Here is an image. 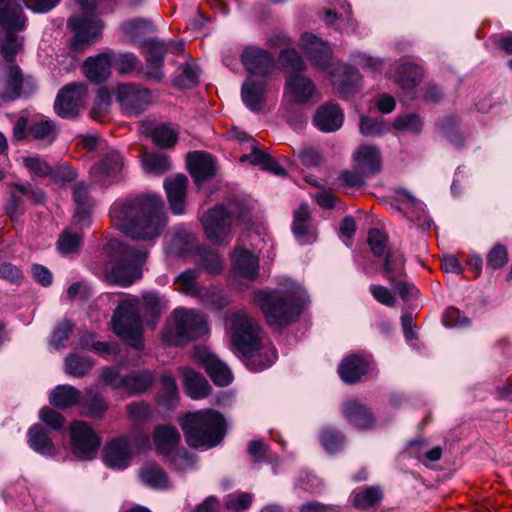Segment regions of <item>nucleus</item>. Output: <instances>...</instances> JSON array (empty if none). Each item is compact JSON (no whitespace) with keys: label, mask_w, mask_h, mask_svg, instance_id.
Segmentation results:
<instances>
[{"label":"nucleus","mask_w":512,"mask_h":512,"mask_svg":"<svg viewBox=\"0 0 512 512\" xmlns=\"http://www.w3.org/2000/svg\"><path fill=\"white\" fill-rule=\"evenodd\" d=\"M0 23L7 31L20 30L26 18L20 6H13L10 0H0Z\"/></svg>","instance_id":"33"},{"label":"nucleus","mask_w":512,"mask_h":512,"mask_svg":"<svg viewBox=\"0 0 512 512\" xmlns=\"http://www.w3.org/2000/svg\"><path fill=\"white\" fill-rule=\"evenodd\" d=\"M141 480L155 489L168 487V478L160 466L155 463L145 464L140 471Z\"/></svg>","instance_id":"42"},{"label":"nucleus","mask_w":512,"mask_h":512,"mask_svg":"<svg viewBox=\"0 0 512 512\" xmlns=\"http://www.w3.org/2000/svg\"><path fill=\"white\" fill-rule=\"evenodd\" d=\"M314 123L323 132H334L343 124V113L337 105H323L315 114Z\"/></svg>","instance_id":"29"},{"label":"nucleus","mask_w":512,"mask_h":512,"mask_svg":"<svg viewBox=\"0 0 512 512\" xmlns=\"http://www.w3.org/2000/svg\"><path fill=\"white\" fill-rule=\"evenodd\" d=\"M422 76L423 71L419 65L406 62L397 68L392 77L403 90L408 91L420 83Z\"/></svg>","instance_id":"34"},{"label":"nucleus","mask_w":512,"mask_h":512,"mask_svg":"<svg viewBox=\"0 0 512 512\" xmlns=\"http://www.w3.org/2000/svg\"><path fill=\"white\" fill-rule=\"evenodd\" d=\"M57 136L56 125L44 115L34 116V140L51 144Z\"/></svg>","instance_id":"44"},{"label":"nucleus","mask_w":512,"mask_h":512,"mask_svg":"<svg viewBox=\"0 0 512 512\" xmlns=\"http://www.w3.org/2000/svg\"><path fill=\"white\" fill-rule=\"evenodd\" d=\"M123 168V157L110 151L91 167L90 180L102 187L110 186L120 179Z\"/></svg>","instance_id":"12"},{"label":"nucleus","mask_w":512,"mask_h":512,"mask_svg":"<svg viewBox=\"0 0 512 512\" xmlns=\"http://www.w3.org/2000/svg\"><path fill=\"white\" fill-rule=\"evenodd\" d=\"M153 142L163 148H171L178 140L177 132L168 125H158L151 131Z\"/></svg>","instance_id":"52"},{"label":"nucleus","mask_w":512,"mask_h":512,"mask_svg":"<svg viewBox=\"0 0 512 512\" xmlns=\"http://www.w3.org/2000/svg\"><path fill=\"white\" fill-rule=\"evenodd\" d=\"M94 363L87 357L77 354H70L65 359V372L74 377H81L87 374Z\"/></svg>","instance_id":"50"},{"label":"nucleus","mask_w":512,"mask_h":512,"mask_svg":"<svg viewBox=\"0 0 512 512\" xmlns=\"http://www.w3.org/2000/svg\"><path fill=\"white\" fill-rule=\"evenodd\" d=\"M254 302L265 315L267 322L275 327L290 324L298 317L303 306L299 292L259 290L254 293Z\"/></svg>","instance_id":"5"},{"label":"nucleus","mask_w":512,"mask_h":512,"mask_svg":"<svg viewBox=\"0 0 512 512\" xmlns=\"http://www.w3.org/2000/svg\"><path fill=\"white\" fill-rule=\"evenodd\" d=\"M320 440L324 449L329 453H333L342 447L344 438L340 433L326 429L322 432Z\"/></svg>","instance_id":"64"},{"label":"nucleus","mask_w":512,"mask_h":512,"mask_svg":"<svg viewBox=\"0 0 512 512\" xmlns=\"http://www.w3.org/2000/svg\"><path fill=\"white\" fill-rule=\"evenodd\" d=\"M112 57L109 53H102L95 57H89L83 64L85 76L94 83H101L111 74Z\"/></svg>","instance_id":"25"},{"label":"nucleus","mask_w":512,"mask_h":512,"mask_svg":"<svg viewBox=\"0 0 512 512\" xmlns=\"http://www.w3.org/2000/svg\"><path fill=\"white\" fill-rule=\"evenodd\" d=\"M75 1L86 12L73 16L68 21V25L74 33L71 46L75 51H80L96 43L102 36L104 23L93 12L98 10L100 13H104L108 10L102 6L99 0Z\"/></svg>","instance_id":"7"},{"label":"nucleus","mask_w":512,"mask_h":512,"mask_svg":"<svg viewBox=\"0 0 512 512\" xmlns=\"http://www.w3.org/2000/svg\"><path fill=\"white\" fill-rule=\"evenodd\" d=\"M40 420L52 430H60L64 426L65 419L61 413L50 407H45L39 412Z\"/></svg>","instance_id":"63"},{"label":"nucleus","mask_w":512,"mask_h":512,"mask_svg":"<svg viewBox=\"0 0 512 512\" xmlns=\"http://www.w3.org/2000/svg\"><path fill=\"white\" fill-rule=\"evenodd\" d=\"M398 198L401 202V209L405 211L410 219L418 217L419 213L424 211L423 203L410 194L406 192L399 193Z\"/></svg>","instance_id":"62"},{"label":"nucleus","mask_w":512,"mask_h":512,"mask_svg":"<svg viewBox=\"0 0 512 512\" xmlns=\"http://www.w3.org/2000/svg\"><path fill=\"white\" fill-rule=\"evenodd\" d=\"M201 223L206 237L214 244L227 245L231 241V215L222 206L217 205L208 210Z\"/></svg>","instance_id":"9"},{"label":"nucleus","mask_w":512,"mask_h":512,"mask_svg":"<svg viewBox=\"0 0 512 512\" xmlns=\"http://www.w3.org/2000/svg\"><path fill=\"white\" fill-rule=\"evenodd\" d=\"M339 9H329L325 13V22L328 25L335 24L340 31H354L350 6L344 0L337 1Z\"/></svg>","instance_id":"39"},{"label":"nucleus","mask_w":512,"mask_h":512,"mask_svg":"<svg viewBox=\"0 0 512 512\" xmlns=\"http://www.w3.org/2000/svg\"><path fill=\"white\" fill-rule=\"evenodd\" d=\"M242 100L252 111H260L266 98V82L249 77L242 85Z\"/></svg>","instance_id":"28"},{"label":"nucleus","mask_w":512,"mask_h":512,"mask_svg":"<svg viewBox=\"0 0 512 512\" xmlns=\"http://www.w3.org/2000/svg\"><path fill=\"white\" fill-rule=\"evenodd\" d=\"M110 245L115 250L116 256L106 267L107 280L121 286H129L141 278L147 251L123 243Z\"/></svg>","instance_id":"6"},{"label":"nucleus","mask_w":512,"mask_h":512,"mask_svg":"<svg viewBox=\"0 0 512 512\" xmlns=\"http://www.w3.org/2000/svg\"><path fill=\"white\" fill-rule=\"evenodd\" d=\"M316 88L312 80L302 74L288 76L285 93L298 104L307 103L315 94Z\"/></svg>","instance_id":"22"},{"label":"nucleus","mask_w":512,"mask_h":512,"mask_svg":"<svg viewBox=\"0 0 512 512\" xmlns=\"http://www.w3.org/2000/svg\"><path fill=\"white\" fill-rule=\"evenodd\" d=\"M404 267L405 259L401 252L392 251L388 253L384 263L385 277L394 285L395 289L403 298H409L416 294L417 289L400 280L404 275Z\"/></svg>","instance_id":"15"},{"label":"nucleus","mask_w":512,"mask_h":512,"mask_svg":"<svg viewBox=\"0 0 512 512\" xmlns=\"http://www.w3.org/2000/svg\"><path fill=\"white\" fill-rule=\"evenodd\" d=\"M22 81L23 78L19 67L10 65L7 70L6 88L3 97L7 100L18 97L22 88Z\"/></svg>","instance_id":"51"},{"label":"nucleus","mask_w":512,"mask_h":512,"mask_svg":"<svg viewBox=\"0 0 512 512\" xmlns=\"http://www.w3.org/2000/svg\"><path fill=\"white\" fill-rule=\"evenodd\" d=\"M81 235L77 232L64 231L58 239V250L61 254L77 252L81 246Z\"/></svg>","instance_id":"54"},{"label":"nucleus","mask_w":512,"mask_h":512,"mask_svg":"<svg viewBox=\"0 0 512 512\" xmlns=\"http://www.w3.org/2000/svg\"><path fill=\"white\" fill-rule=\"evenodd\" d=\"M110 218L122 233L144 241L158 238L168 222L160 196L152 193L114 202Z\"/></svg>","instance_id":"1"},{"label":"nucleus","mask_w":512,"mask_h":512,"mask_svg":"<svg viewBox=\"0 0 512 512\" xmlns=\"http://www.w3.org/2000/svg\"><path fill=\"white\" fill-rule=\"evenodd\" d=\"M81 392L70 385H58L50 394V403L58 408L67 409L80 402Z\"/></svg>","instance_id":"40"},{"label":"nucleus","mask_w":512,"mask_h":512,"mask_svg":"<svg viewBox=\"0 0 512 512\" xmlns=\"http://www.w3.org/2000/svg\"><path fill=\"white\" fill-rule=\"evenodd\" d=\"M87 417L102 419L108 409L107 402L93 389L86 390V397L80 402Z\"/></svg>","instance_id":"41"},{"label":"nucleus","mask_w":512,"mask_h":512,"mask_svg":"<svg viewBox=\"0 0 512 512\" xmlns=\"http://www.w3.org/2000/svg\"><path fill=\"white\" fill-rule=\"evenodd\" d=\"M187 182V177L179 174L167 179L164 183L171 210L175 214H181L184 211Z\"/></svg>","instance_id":"26"},{"label":"nucleus","mask_w":512,"mask_h":512,"mask_svg":"<svg viewBox=\"0 0 512 512\" xmlns=\"http://www.w3.org/2000/svg\"><path fill=\"white\" fill-rule=\"evenodd\" d=\"M279 59L284 69L299 72L305 68L302 57L294 49L283 50L279 56Z\"/></svg>","instance_id":"60"},{"label":"nucleus","mask_w":512,"mask_h":512,"mask_svg":"<svg viewBox=\"0 0 512 512\" xmlns=\"http://www.w3.org/2000/svg\"><path fill=\"white\" fill-rule=\"evenodd\" d=\"M425 444L426 443L422 440H416V441L410 442L409 448H408L409 454L412 456H415L417 458H420L421 455L423 454L425 459L430 462H435V461L440 460V458L442 456L441 447L436 446L428 451H422V449H420V447Z\"/></svg>","instance_id":"58"},{"label":"nucleus","mask_w":512,"mask_h":512,"mask_svg":"<svg viewBox=\"0 0 512 512\" xmlns=\"http://www.w3.org/2000/svg\"><path fill=\"white\" fill-rule=\"evenodd\" d=\"M166 48L162 42L150 41L147 44V66L146 74L154 80H161L164 76L162 72V62Z\"/></svg>","instance_id":"32"},{"label":"nucleus","mask_w":512,"mask_h":512,"mask_svg":"<svg viewBox=\"0 0 512 512\" xmlns=\"http://www.w3.org/2000/svg\"><path fill=\"white\" fill-rule=\"evenodd\" d=\"M78 347L81 349H92L102 356H107L115 351V346L108 342L95 341L92 334H85L79 340Z\"/></svg>","instance_id":"56"},{"label":"nucleus","mask_w":512,"mask_h":512,"mask_svg":"<svg viewBox=\"0 0 512 512\" xmlns=\"http://www.w3.org/2000/svg\"><path fill=\"white\" fill-rule=\"evenodd\" d=\"M153 380V374L147 370L127 375L125 392L130 395L142 393L151 386Z\"/></svg>","instance_id":"46"},{"label":"nucleus","mask_w":512,"mask_h":512,"mask_svg":"<svg viewBox=\"0 0 512 512\" xmlns=\"http://www.w3.org/2000/svg\"><path fill=\"white\" fill-rule=\"evenodd\" d=\"M389 130L390 126L382 118L361 117L360 132L364 136H380Z\"/></svg>","instance_id":"53"},{"label":"nucleus","mask_w":512,"mask_h":512,"mask_svg":"<svg viewBox=\"0 0 512 512\" xmlns=\"http://www.w3.org/2000/svg\"><path fill=\"white\" fill-rule=\"evenodd\" d=\"M328 72L331 74L333 85L344 98L349 97L357 90L361 77L359 72L352 66H343L341 74L332 70Z\"/></svg>","instance_id":"27"},{"label":"nucleus","mask_w":512,"mask_h":512,"mask_svg":"<svg viewBox=\"0 0 512 512\" xmlns=\"http://www.w3.org/2000/svg\"><path fill=\"white\" fill-rule=\"evenodd\" d=\"M208 333L206 319L186 308L176 309L163 332V339L171 345H182Z\"/></svg>","instance_id":"8"},{"label":"nucleus","mask_w":512,"mask_h":512,"mask_svg":"<svg viewBox=\"0 0 512 512\" xmlns=\"http://www.w3.org/2000/svg\"><path fill=\"white\" fill-rule=\"evenodd\" d=\"M173 246L180 253H187L195 246V238L183 227H179L173 234Z\"/></svg>","instance_id":"57"},{"label":"nucleus","mask_w":512,"mask_h":512,"mask_svg":"<svg viewBox=\"0 0 512 512\" xmlns=\"http://www.w3.org/2000/svg\"><path fill=\"white\" fill-rule=\"evenodd\" d=\"M142 299V303L134 297L123 299L112 318L113 332L137 350L144 347L141 308L152 315H158L162 309V300L156 293L147 292L143 294Z\"/></svg>","instance_id":"3"},{"label":"nucleus","mask_w":512,"mask_h":512,"mask_svg":"<svg viewBox=\"0 0 512 512\" xmlns=\"http://www.w3.org/2000/svg\"><path fill=\"white\" fill-rule=\"evenodd\" d=\"M110 105L109 91L106 88H100L90 111L91 117L98 122H105L108 119Z\"/></svg>","instance_id":"47"},{"label":"nucleus","mask_w":512,"mask_h":512,"mask_svg":"<svg viewBox=\"0 0 512 512\" xmlns=\"http://www.w3.org/2000/svg\"><path fill=\"white\" fill-rule=\"evenodd\" d=\"M69 431L73 453L83 460L93 459L97 455L101 439L91 425L84 421H73Z\"/></svg>","instance_id":"10"},{"label":"nucleus","mask_w":512,"mask_h":512,"mask_svg":"<svg viewBox=\"0 0 512 512\" xmlns=\"http://www.w3.org/2000/svg\"><path fill=\"white\" fill-rule=\"evenodd\" d=\"M187 166L196 184L213 177L216 172L215 159L206 152L195 151L187 155Z\"/></svg>","instance_id":"19"},{"label":"nucleus","mask_w":512,"mask_h":512,"mask_svg":"<svg viewBox=\"0 0 512 512\" xmlns=\"http://www.w3.org/2000/svg\"><path fill=\"white\" fill-rule=\"evenodd\" d=\"M131 459V444L126 436H118L108 441L104 447L105 463L115 469H124Z\"/></svg>","instance_id":"17"},{"label":"nucleus","mask_w":512,"mask_h":512,"mask_svg":"<svg viewBox=\"0 0 512 512\" xmlns=\"http://www.w3.org/2000/svg\"><path fill=\"white\" fill-rule=\"evenodd\" d=\"M113 93L123 112L130 116L139 115L151 103L150 91L137 84H119Z\"/></svg>","instance_id":"11"},{"label":"nucleus","mask_w":512,"mask_h":512,"mask_svg":"<svg viewBox=\"0 0 512 512\" xmlns=\"http://www.w3.org/2000/svg\"><path fill=\"white\" fill-rule=\"evenodd\" d=\"M156 450L162 455H171L180 442V433L169 425L158 426L153 433Z\"/></svg>","instance_id":"31"},{"label":"nucleus","mask_w":512,"mask_h":512,"mask_svg":"<svg viewBox=\"0 0 512 512\" xmlns=\"http://www.w3.org/2000/svg\"><path fill=\"white\" fill-rule=\"evenodd\" d=\"M195 357L203 364L207 374L218 386H227L233 381V374L225 363L203 349H197Z\"/></svg>","instance_id":"18"},{"label":"nucleus","mask_w":512,"mask_h":512,"mask_svg":"<svg viewBox=\"0 0 512 512\" xmlns=\"http://www.w3.org/2000/svg\"><path fill=\"white\" fill-rule=\"evenodd\" d=\"M367 369V359L359 355H350L342 361L338 373L345 383L353 384L360 380Z\"/></svg>","instance_id":"30"},{"label":"nucleus","mask_w":512,"mask_h":512,"mask_svg":"<svg viewBox=\"0 0 512 512\" xmlns=\"http://www.w3.org/2000/svg\"><path fill=\"white\" fill-rule=\"evenodd\" d=\"M382 494L378 488H359L353 492V503L357 508L368 509L381 500Z\"/></svg>","instance_id":"49"},{"label":"nucleus","mask_w":512,"mask_h":512,"mask_svg":"<svg viewBox=\"0 0 512 512\" xmlns=\"http://www.w3.org/2000/svg\"><path fill=\"white\" fill-rule=\"evenodd\" d=\"M299 45L317 69L328 70L332 51L326 42H323L313 34L305 33L301 36Z\"/></svg>","instance_id":"16"},{"label":"nucleus","mask_w":512,"mask_h":512,"mask_svg":"<svg viewBox=\"0 0 512 512\" xmlns=\"http://www.w3.org/2000/svg\"><path fill=\"white\" fill-rule=\"evenodd\" d=\"M233 273L235 276L252 281L259 271L258 258L248 250L236 247L233 254Z\"/></svg>","instance_id":"24"},{"label":"nucleus","mask_w":512,"mask_h":512,"mask_svg":"<svg viewBox=\"0 0 512 512\" xmlns=\"http://www.w3.org/2000/svg\"><path fill=\"white\" fill-rule=\"evenodd\" d=\"M101 380L113 389H122L125 391L126 388V376L120 375L119 371L115 367H105L100 373Z\"/></svg>","instance_id":"59"},{"label":"nucleus","mask_w":512,"mask_h":512,"mask_svg":"<svg viewBox=\"0 0 512 512\" xmlns=\"http://www.w3.org/2000/svg\"><path fill=\"white\" fill-rule=\"evenodd\" d=\"M73 200L76 205L75 221L88 225L89 213L92 206L91 199L88 194V186L83 182L76 184L73 188Z\"/></svg>","instance_id":"35"},{"label":"nucleus","mask_w":512,"mask_h":512,"mask_svg":"<svg viewBox=\"0 0 512 512\" xmlns=\"http://www.w3.org/2000/svg\"><path fill=\"white\" fill-rule=\"evenodd\" d=\"M310 210L303 203L294 211L292 232L300 245L312 244L317 240V232L309 224Z\"/></svg>","instance_id":"21"},{"label":"nucleus","mask_w":512,"mask_h":512,"mask_svg":"<svg viewBox=\"0 0 512 512\" xmlns=\"http://www.w3.org/2000/svg\"><path fill=\"white\" fill-rule=\"evenodd\" d=\"M353 161L357 170L370 177L380 172L382 158L377 147L363 145L353 154Z\"/></svg>","instance_id":"20"},{"label":"nucleus","mask_w":512,"mask_h":512,"mask_svg":"<svg viewBox=\"0 0 512 512\" xmlns=\"http://www.w3.org/2000/svg\"><path fill=\"white\" fill-rule=\"evenodd\" d=\"M179 424L190 447L207 450L219 445L227 432V423L221 413L213 409L190 412Z\"/></svg>","instance_id":"4"},{"label":"nucleus","mask_w":512,"mask_h":512,"mask_svg":"<svg viewBox=\"0 0 512 512\" xmlns=\"http://www.w3.org/2000/svg\"><path fill=\"white\" fill-rule=\"evenodd\" d=\"M227 322L232 344L243 355L250 370L261 371L276 361V349L261 338L258 324L245 311L230 314Z\"/></svg>","instance_id":"2"},{"label":"nucleus","mask_w":512,"mask_h":512,"mask_svg":"<svg viewBox=\"0 0 512 512\" xmlns=\"http://www.w3.org/2000/svg\"><path fill=\"white\" fill-rule=\"evenodd\" d=\"M195 262L210 274H219L223 270L222 259L214 251L203 248L198 251Z\"/></svg>","instance_id":"48"},{"label":"nucleus","mask_w":512,"mask_h":512,"mask_svg":"<svg viewBox=\"0 0 512 512\" xmlns=\"http://www.w3.org/2000/svg\"><path fill=\"white\" fill-rule=\"evenodd\" d=\"M256 144V141H251V153L241 156L240 161H249L251 164L258 165L276 175H283L285 173L284 169L269 154L258 149Z\"/></svg>","instance_id":"36"},{"label":"nucleus","mask_w":512,"mask_h":512,"mask_svg":"<svg viewBox=\"0 0 512 512\" xmlns=\"http://www.w3.org/2000/svg\"><path fill=\"white\" fill-rule=\"evenodd\" d=\"M199 271L196 269L182 272L176 279L177 290L187 296L197 297L202 300L206 292L198 285Z\"/></svg>","instance_id":"37"},{"label":"nucleus","mask_w":512,"mask_h":512,"mask_svg":"<svg viewBox=\"0 0 512 512\" xmlns=\"http://www.w3.org/2000/svg\"><path fill=\"white\" fill-rule=\"evenodd\" d=\"M142 164L147 173L154 175H161L171 169V161L163 153H144Z\"/></svg>","instance_id":"43"},{"label":"nucleus","mask_w":512,"mask_h":512,"mask_svg":"<svg viewBox=\"0 0 512 512\" xmlns=\"http://www.w3.org/2000/svg\"><path fill=\"white\" fill-rule=\"evenodd\" d=\"M199 81L198 67L192 64H185L181 73L174 79V85L180 88H190Z\"/></svg>","instance_id":"55"},{"label":"nucleus","mask_w":512,"mask_h":512,"mask_svg":"<svg viewBox=\"0 0 512 512\" xmlns=\"http://www.w3.org/2000/svg\"><path fill=\"white\" fill-rule=\"evenodd\" d=\"M241 62L252 76L266 77L275 69L274 57L266 50L256 46L246 47L241 54Z\"/></svg>","instance_id":"14"},{"label":"nucleus","mask_w":512,"mask_h":512,"mask_svg":"<svg viewBox=\"0 0 512 512\" xmlns=\"http://www.w3.org/2000/svg\"><path fill=\"white\" fill-rule=\"evenodd\" d=\"M87 87L83 83H71L61 89L55 100L54 109L62 118H73L78 115L84 103Z\"/></svg>","instance_id":"13"},{"label":"nucleus","mask_w":512,"mask_h":512,"mask_svg":"<svg viewBox=\"0 0 512 512\" xmlns=\"http://www.w3.org/2000/svg\"><path fill=\"white\" fill-rule=\"evenodd\" d=\"M186 393L192 399H200L208 395L209 384L206 379L189 368H182Z\"/></svg>","instance_id":"38"},{"label":"nucleus","mask_w":512,"mask_h":512,"mask_svg":"<svg viewBox=\"0 0 512 512\" xmlns=\"http://www.w3.org/2000/svg\"><path fill=\"white\" fill-rule=\"evenodd\" d=\"M342 414L352 426L358 429H370L375 423L371 411L356 399L344 402Z\"/></svg>","instance_id":"23"},{"label":"nucleus","mask_w":512,"mask_h":512,"mask_svg":"<svg viewBox=\"0 0 512 512\" xmlns=\"http://www.w3.org/2000/svg\"><path fill=\"white\" fill-rule=\"evenodd\" d=\"M393 127L400 131L418 133L422 128V120L415 114H407L397 117L393 122Z\"/></svg>","instance_id":"61"},{"label":"nucleus","mask_w":512,"mask_h":512,"mask_svg":"<svg viewBox=\"0 0 512 512\" xmlns=\"http://www.w3.org/2000/svg\"><path fill=\"white\" fill-rule=\"evenodd\" d=\"M123 36L129 41H137L152 29V24L147 19H133L125 21L120 26Z\"/></svg>","instance_id":"45"}]
</instances>
